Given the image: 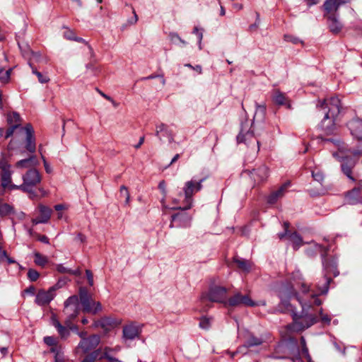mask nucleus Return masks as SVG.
<instances>
[{"instance_id": "8", "label": "nucleus", "mask_w": 362, "mask_h": 362, "mask_svg": "<svg viewBox=\"0 0 362 362\" xmlns=\"http://www.w3.org/2000/svg\"><path fill=\"white\" fill-rule=\"evenodd\" d=\"M316 322V318L313 315H305L297 317L293 316V322L288 325V329L291 332H300Z\"/></svg>"}, {"instance_id": "59", "label": "nucleus", "mask_w": 362, "mask_h": 362, "mask_svg": "<svg viewBox=\"0 0 362 362\" xmlns=\"http://www.w3.org/2000/svg\"><path fill=\"white\" fill-rule=\"evenodd\" d=\"M98 91L104 98L110 101L111 103H114V100L111 97L108 96L107 95L105 94L104 93L101 92L100 90H98Z\"/></svg>"}, {"instance_id": "23", "label": "nucleus", "mask_w": 362, "mask_h": 362, "mask_svg": "<svg viewBox=\"0 0 362 362\" xmlns=\"http://www.w3.org/2000/svg\"><path fill=\"white\" fill-rule=\"evenodd\" d=\"M139 334V327L133 324L126 325L123 328V337L125 339L133 340Z\"/></svg>"}, {"instance_id": "19", "label": "nucleus", "mask_w": 362, "mask_h": 362, "mask_svg": "<svg viewBox=\"0 0 362 362\" xmlns=\"http://www.w3.org/2000/svg\"><path fill=\"white\" fill-rule=\"evenodd\" d=\"M40 216L37 218H33L32 223L35 225L38 223H47L51 216L52 209L47 206L40 205L39 206Z\"/></svg>"}, {"instance_id": "51", "label": "nucleus", "mask_w": 362, "mask_h": 362, "mask_svg": "<svg viewBox=\"0 0 362 362\" xmlns=\"http://www.w3.org/2000/svg\"><path fill=\"white\" fill-rule=\"evenodd\" d=\"M37 238L39 241H40L43 243H45V244L49 243V238L45 235H37Z\"/></svg>"}, {"instance_id": "47", "label": "nucleus", "mask_w": 362, "mask_h": 362, "mask_svg": "<svg viewBox=\"0 0 362 362\" xmlns=\"http://www.w3.org/2000/svg\"><path fill=\"white\" fill-rule=\"evenodd\" d=\"M0 168L1 171H5L11 169V165L8 164L4 158L0 160Z\"/></svg>"}, {"instance_id": "16", "label": "nucleus", "mask_w": 362, "mask_h": 362, "mask_svg": "<svg viewBox=\"0 0 362 362\" xmlns=\"http://www.w3.org/2000/svg\"><path fill=\"white\" fill-rule=\"evenodd\" d=\"M281 298V305L287 310H291V305L288 300L292 298H297V293L293 287L289 288H283L279 292Z\"/></svg>"}, {"instance_id": "44", "label": "nucleus", "mask_w": 362, "mask_h": 362, "mask_svg": "<svg viewBox=\"0 0 362 362\" xmlns=\"http://www.w3.org/2000/svg\"><path fill=\"white\" fill-rule=\"evenodd\" d=\"M66 31L64 33V37L67 40H73L76 36L74 32L69 28H66Z\"/></svg>"}, {"instance_id": "56", "label": "nucleus", "mask_w": 362, "mask_h": 362, "mask_svg": "<svg viewBox=\"0 0 362 362\" xmlns=\"http://www.w3.org/2000/svg\"><path fill=\"white\" fill-rule=\"evenodd\" d=\"M205 180V178L201 179L199 182H195L196 191H199L202 187V182Z\"/></svg>"}, {"instance_id": "27", "label": "nucleus", "mask_w": 362, "mask_h": 362, "mask_svg": "<svg viewBox=\"0 0 362 362\" xmlns=\"http://www.w3.org/2000/svg\"><path fill=\"white\" fill-rule=\"evenodd\" d=\"M36 165H37V160L36 159V157L32 156L28 158L23 159L18 161L16 163V167L18 168H28L32 166H35Z\"/></svg>"}, {"instance_id": "53", "label": "nucleus", "mask_w": 362, "mask_h": 362, "mask_svg": "<svg viewBox=\"0 0 362 362\" xmlns=\"http://www.w3.org/2000/svg\"><path fill=\"white\" fill-rule=\"evenodd\" d=\"M158 188L164 195L166 194V185L164 180H162L159 182Z\"/></svg>"}, {"instance_id": "54", "label": "nucleus", "mask_w": 362, "mask_h": 362, "mask_svg": "<svg viewBox=\"0 0 362 362\" xmlns=\"http://www.w3.org/2000/svg\"><path fill=\"white\" fill-rule=\"evenodd\" d=\"M184 215L182 214H177L172 216V222L181 221Z\"/></svg>"}, {"instance_id": "40", "label": "nucleus", "mask_w": 362, "mask_h": 362, "mask_svg": "<svg viewBox=\"0 0 362 362\" xmlns=\"http://www.w3.org/2000/svg\"><path fill=\"white\" fill-rule=\"evenodd\" d=\"M211 319L203 317L200 319L199 327L204 329H208L211 326Z\"/></svg>"}, {"instance_id": "21", "label": "nucleus", "mask_w": 362, "mask_h": 362, "mask_svg": "<svg viewBox=\"0 0 362 362\" xmlns=\"http://www.w3.org/2000/svg\"><path fill=\"white\" fill-rule=\"evenodd\" d=\"M346 2V0H327L323 6L328 16H334L338 8Z\"/></svg>"}, {"instance_id": "43", "label": "nucleus", "mask_w": 362, "mask_h": 362, "mask_svg": "<svg viewBox=\"0 0 362 362\" xmlns=\"http://www.w3.org/2000/svg\"><path fill=\"white\" fill-rule=\"evenodd\" d=\"M284 40L287 42H291L293 44L302 43V41L299 38L291 35H285Z\"/></svg>"}, {"instance_id": "60", "label": "nucleus", "mask_w": 362, "mask_h": 362, "mask_svg": "<svg viewBox=\"0 0 362 362\" xmlns=\"http://www.w3.org/2000/svg\"><path fill=\"white\" fill-rule=\"evenodd\" d=\"M77 240L81 243H84L86 240V237L82 233H78L76 237Z\"/></svg>"}, {"instance_id": "57", "label": "nucleus", "mask_w": 362, "mask_h": 362, "mask_svg": "<svg viewBox=\"0 0 362 362\" xmlns=\"http://www.w3.org/2000/svg\"><path fill=\"white\" fill-rule=\"evenodd\" d=\"M171 40L175 41V40H180L182 43L185 44V42L182 40L177 34L173 33L170 35Z\"/></svg>"}, {"instance_id": "26", "label": "nucleus", "mask_w": 362, "mask_h": 362, "mask_svg": "<svg viewBox=\"0 0 362 362\" xmlns=\"http://www.w3.org/2000/svg\"><path fill=\"white\" fill-rule=\"evenodd\" d=\"M115 325L114 320L110 317H103L100 320L95 321L93 324L95 327H101L105 331L110 330Z\"/></svg>"}, {"instance_id": "64", "label": "nucleus", "mask_w": 362, "mask_h": 362, "mask_svg": "<svg viewBox=\"0 0 362 362\" xmlns=\"http://www.w3.org/2000/svg\"><path fill=\"white\" fill-rule=\"evenodd\" d=\"M144 136H141L139 139V143L134 146L136 148H140V146L144 144Z\"/></svg>"}, {"instance_id": "35", "label": "nucleus", "mask_w": 362, "mask_h": 362, "mask_svg": "<svg viewBox=\"0 0 362 362\" xmlns=\"http://www.w3.org/2000/svg\"><path fill=\"white\" fill-rule=\"evenodd\" d=\"M11 69L5 70L2 66L0 65V81L6 83L10 78Z\"/></svg>"}, {"instance_id": "11", "label": "nucleus", "mask_w": 362, "mask_h": 362, "mask_svg": "<svg viewBox=\"0 0 362 362\" xmlns=\"http://www.w3.org/2000/svg\"><path fill=\"white\" fill-rule=\"evenodd\" d=\"M195 182L194 180L187 181L183 187L185 199L182 202V206L177 207V209L182 210H187L191 209L192 206V196L196 192Z\"/></svg>"}, {"instance_id": "25", "label": "nucleus", "mask_w": 362, "mask_h": 362, "mask_svg": "<svg viewBox=\"0 0 362 362\" xmlns=\"http://www.w3.org/2000/svg\"><path fill=\"white\" fill-rule=\"evenodd\" d=\"M52 322L53 326L57 329L60 337L62 339H66L69 336L70 331L69 327L62 326L55 315L52 316Z\"/></svg>"}, {"instance_id": "36", "label": "nucleus", "mask_w": 362, "mask_h": 362, "mask_svg": "<svg viewBox=\"0 0 362 362\" xmlns=\"http://www.w3.org/2000/svg\"><path fill=\"white\" fill-rule=\"evenodd\" d=\"M300 344H301V348H302V354L307 358L308 362H313L311 360V357L309 354L308 349L306 346L305 339L303 337H301V338H300Z\"/></svg>"}, {"instance_id": "38", "label": "nucleus", "mask_w": 362, "mask_h": 362, "mask_svg": "<svg viewBox=\"0 0 362 362\" xmlns=\"http://www.w3.org/2000/svg\"><path fill=\"white\" fill-rule=\"evenodd\" d=\"M119 192L121 197L125 198V204L127 205H129L130 202V194L128 191V189L124 185H122L120 187Z\"/></svg>"}, {"instance_id": "20", "label": "nucleus", "mask_w": 362, "mask_h": 362, "mask_svg": "<svg viewBox=\"0 0 362 362\" xmlns=\"http://www.w3.org/2000/svg\"><path fill=\"white\" fill-rule=\"evenodd\" d=\"M156 136H158L160 141H162V136H163L168 139L170 143L174 141V135L173 132L163 123L156 125Z\"/></svg>"}, {"instance_id": "61", "label": "nucleus", "mask_w": 362, "mask_h": 362, "mask_svg": "<svg viewBox=\"0 0 362 362\" xmlns=\"http://www.w3.org/2000/svg\"><path fill=\"white\" fill-rule=\"evenodd\" d=\"M70 274H73L75 276H80L81 275V270L78 268L76 270L70 269L69 273Z\"/></svg>"}, {"instance_id": "34", "label": "nucleus", "mask_w": 362, "mask_h": 362, "mask_svg": "<svg viewBox=\"0 0 362 362\" xmlns=\"http://www.w3.org/2000/svg\"><path fill=\"white\" fill-rule=\"evenodd\" d=\"M13 212V207L8 204L0 203V216H5Z\"/></svg>"}, {"instance_id": "46", "label": "nucleus", "mask_w": 362, "mask_h": 362, "mask_svg": "<svg viewBox=\"0 0 362 362\" xmlns=\"http://www.w3.org/2000/svg\"><path fill=\"white\" fill-rule=\"evenodd\" d=\"M110 351V348H105L104 349V357L110 362H116L117 358H115L110 355V354H109Z\"/></svg>"}, {"instance_id": "14", "label": "nucleus", "mask_w": 362, "mask_h": 362, "mask_svg": "<svg viewBox=\"0 0 362 362\" xmlns=\"http://www.w3.org/2000/svg\"><path fill=\"white\" fill-rule=\"evenodd\" d=\"M100 343L98 335H91L88 338H83L78 344L76 349L78 352L86 354L95 349Z\"/></svg>"}, {"instance_id": "13", "label": "nucleus", "mask_w": 362, "mask_h": 362, "mask_svg": "<svg viewBox=\"0 0 362 362\" xmlns=\"http://www.w3.org/2000/svg\"><path fill=\"white\" fill-rule=\"evenodd\" d=\"M57 288L54 286L48 290L40 289L36 294L35 303L40 305L44 306L48 305L55 297V292Z\"/></svg>"}, {"instance_id": "31", "label": "nucleus", "mask_w": 362, "mask_h": 362, "mask_svg": "<svg viewBox=\"0 0 362 362\" xmlns=\"http://www.w3.org/2000/svg\"><path fill=\"white\" fill-rule=\"evenodd\" d=\"M298 300L302 305L303 309H305V307H311L313 305H320L321 304V300L317 297V295L314 294V293L310 295V299L308 302H306V301L303 302L299 298H298Z\"/></svg>"}, {"instance_id": "1", "label": "nucleus", "mask_w": 362, "mask_h": 362, "mask_svg": "<svg viewBox=\"0 0 362 362\" xmlns=\"http://www.w3.org/2000/svg\"><path fill=\"white\" fill-rule=\"evenodd\" d=\"M7 122L9 127L6 132L5 139L11 137L8 144V150L23 153L25 149L30 153H34L36 145L32 125L27 124L25 127H22V119L16 112L7 114Z\"/></svg>"}, {"instance_id": "12", "label": "nucleus", "mask_w": 362, "mask_h": 362, "mask_svg": "<svg viewBox=\"0 0 362 362\" xmlns=\"http://www.w3.org/2000/svg\"><path fill=\"white\" fill-rule=\"evenodd\" d=\"M248 175L253 181V185H257L267 180L269 175V169L267 166L262 165L252 170H246L243 173Z\"/></svg>"}, {"instance_id": "15", "label": "nucleus", "mask_w": 362, "mask_h": 362, "mask_svg": "<svg viewBox=\"0 0 362 362\" xmlns=\"http://www.w3.org/2000/svg\"><path fill=\"white\" fill-rule=\"evenodd\" d=\"M346 202L349 204L362 203V180H358L356 187L349 191L345 196Z\"/></svg>"}, {"instance_id": "37", "label": "nucleus", "mask_w": 362, "mask_h": 362, "mask_svg": "<svg viewBox=\"0 0 362 362\" xmlns=\"http://www.w3.org/2000/svg\"><path fill=\"white\" fill-rule=\"evenodd\" d=\"M33 73L37 76L40 83H45L49 81V78L47 76L43 75L42 73L39 72L35 68H33Z\"/></svg>"}, {"instance_id": "32", "label": "nucleus", "mask_w": 362, "mask_h": 362, "mask_svg": "<svg viewBox=\"0 0 362 362\" xmlns=\"http://www.w3.org/2000/svg\"><path fill=\"white\" fill-rule=\"evenodd\" d=\"M34 262L35 264L44 267L48 262L47 257L40 254L38 252H34Z\"/></svg>"}, {"instance_id": "17", "label": "nucleus", "mask_w": 362, "mask_h": 362, "mask_svg": "<svg viewBox=\"0 0 362 362\" xmlns=\"http://www.w3.org/2000/svg\"><path fill=\"white\" fill-rule=\"evenodd\" d=\"M264 339L262 337H257L252 333H247L245 335L244 344L238 349V352H243L246 348L262 345Z\"/></svg>"}, {"instance_id": "45", "label": "nucleus", "mask_w": 362, "mask_h": 362, "mask_svg": "<svg viewBox=\"0 0 362 362\" xmlns=\"http://www.w3.org/2000/svg\"><path fill=\"white\" fill-rule=\"evenodd\" d=\"M102 310V306L100 302L93 301L92 310L90 312L93 314H96Z\"/></svg>"}, {"instance_id": "6", "label": "nucleus", "mask_w": 362, "mask_h": 362, "mask_svg": "<svg viewBox=\"0 0 362 362\" xmlns=\"http://www.w3.org/2000/svg\"><path fill=\"white\" fill-rule=\"evenodd\" d=\"M325 274V283L322 287H319L318 290L320 293H326L329 289V284L332 279L329 275L332 274L334 276H337L339 274L337 269V262L334 259H327L323 262Z\"/></svg>"}, {"instance_id": "52", "label": "nucleus", "mask_w": 362, "mask_h": 362, "mask_svg": "<svg viewBox=\"0 0 362 362\" xmlns=\"http://www.w3.org/2000/svg\"><path fill=\"white\" fill-rule=\"evenodd\" d=\"M299 284L300 285V289L303 293H306L309 291L310 286L307 285L305 282H300Z\"/></svg>"}, {"instance_id": "2", "label": "nucleus", "mask_w": 362, "mask_h": 362, "mask_svg": "<svg viewBox=\"0 0 362 362\" xmlns=\"http://www.w3.org/2000/svg\"><path fill=\"white\" fill-rule=\"evenodd\" d=\"M347 127L351 135L358 141L357 148L344 156L342 152L334 153L333 156L341 161V170L351 181H356L357 176L353 175L352 170L356 161L362 157V119L354 118L349 121Z\"/></svg>"}, {"instance_id": "48", "label": "nucleus", "mask_w": 362, "mask_h": 362, "mask_svg": "<svg viewBox=\"0 0 362 362\" xmlns=\"http://www.w3.org/2000/svg\"><path fill=\"white\" fill-rule=\"evenodd\" d=\"M312 175H313V178L317 182H321L324 179L323 174L320 171H317V172L313 171Z\"/></svg>"}, {"instance_id": "7", "label": "nucleus", "mask_w": 362, "mask_h": 362, "mask_svg": "<svg viewBox=\"0 0 362 362\" xmlns=\"http://www.w3.org/2000/svg\"><path fill=\"white\" fill-rule=\"evenodd\" d=\"M228 305L233 307L242 305L247 307L264 306L266 302L264 300L255 302L250 298L248 294L243 295L241 293L237 292L228 299Z\"/></svg>"}, {"instance_id": "28", "label": "nucleus", "mask_w": 362, "mask_h": 362, "mask_svg": "<svg viewBox=\"0 0 362 362\" xmlns=\"http://www.w3.org/2000/svg\"><path fill=\"white\" fill-rule=\"evenodd\" d=\"M234 262L237 264L238 267L244 272L248 273L252 268V263L248 260L235 257Z\"/></svg>"}, {"instance_id": "24", "label": "nucleus", "mask_w": 362, "mask_h": 362, "mask_svg": "<svg viewBox=\"0 0 362 362\" xmlns=\"http://www.w3.org/2000/svg\"><path fill=\"white\" fill-rule=\"evenodd\" d=\"M272 100L279 105H286L288 108L291 107L290 102L285 94L279 90H274L272 95Z\"/></svg>"}, {"instance_id": "41", "label": "nucleus", "mask_w": 362, "mask_h": 362, "mask_svg": "<svg viewBox=\"0 0 362 362\" xmlns=\"http://www.w3.org/2000/svg\"><path fill=\"white\" fill-rule=\"evenodd\" d=\"M27 276H28V278L31 281H37L38 279V278L40 276V273L37 270H35L34 269H30L28 271Z\"/></svg>"}, {"instance_id": "5", "label": "nucleus", "mask_w": 362, "mask_h": 362, "mask_svg": "<svg viewBox=\"0 0 362 362\" xmlns=\"http://www.w3.org/2000/svg\"><path fill=\"white\" fill-rule=\"evenodd\" d=\"M23 182L20 185H11L12 189H21L30 192L32 189L41 182V176L39 172L33 168L28 170L23 176Z\"/></svg>"}, {"instance_id": "22", "label": "nucleus", "mask_w": 362, "mask_h": 362, "mask_svg": "<svg viewBox=\"0 0 362 362\" xmlns=\"http://www.w3.org/2000/svg\"><path fill=\"white\" fill-rule=\"evenodd\" d=\"M288 186V184L286 183L281 186L277 190L272 192L267 197V203L270 204H274L276 203L279 199L282 198L284 196Z\"/></svg>"}, {"instance_id": "55", "label": "nucleus", "mask_w": 362, "mask_h": 362, "mask_svg": "<svg viewBox=\"0 0 362 362\" xmlns=\"http://www.w3.org/2000/svg\"><path fill=\"white\" fill-rule=\"evenodd\" d=\"M24 292L31 295H34L35 293V288L33 286H30L24 290Z\"/></svg>"}, {"instance_id": "42", "label": "nucleus", "mask_w": 362, "mask_h": 362, "mask_svg": "<svg viewBox=\"0 0 362 362\" xmlns=\"http://www.w3.org/2000/svg\"><path fill=\"white\" fill-rule=\"evenodd\" d=\"M44 341L46 344L50 346H56L57 344V339L53 337H45L44 338Z\"/></svg>"}, {"instance_id": "10", "label": "nucleus", "mask_w": 362, "mask_h": 362, "mask_svg": "<svg viewBox=\"0 0 362 362\" xmlns=\"http://www.w3.org/2000/svg\"><path fill=\"white\" fill-rule=\"evenodd\" d=\"M227 289L222 286H215L211 288L206 296H203V299H208L209 301L223 303L228 305Z\"/></svg>"}, {"instance_id": "62", "label": "nucleus", "mask_w": 362, "mask_h": 362, "mask_svg": "<svg viewBox=\"0 0 362 362\" xmlns=\"http://www.w3.org/2000/svg\"><path fill=\"white\" fill-rule=\"evenodd\" d=\"M133 13H134V17H133V18H132V19L129 21V23H130L131 24H134V23H136L137 22V21H138V16H137V15H136V12H135V11H134V10H133Z\"/></svg>"}, {"instance_id": "30", "label": "nucleus", "mask_w": 362, "mask_h": 362, "mask_svg": "<svg viewBox=\"0 0 362 362\" xmlns=\"http://www.w3.org/2000/svg\"><path fill=\"white\" fill-rule=\"evenodd\" d=\"M329 26L332 33H337L341 31L342 28V24L338 21V19L334 16H329Z\"/></svg>"}, {"instance_id": "39", "label": "nucleus", "mask_w": 362, "mask_h": 362, "mask_svg": "<svg viewBox=\"0 0 362 362\" xmlns=\"http://www.w3.org/2000/svg\"><path fill=\"white\" fill-rule=\"evenodd\" d=\"M98 355V350L93 351L90 354L86 356L82 362H93L97 359Z\"/></svg>"}, {"instance_id": "33", "label": "nucleus", "mask_w": 362, "mask_h": 362, "mask_svg": "<svg viewBox=\"0 0 362 362\" xmlns=\"http://www.w3.org/2000/svg\"><path fill=\"white\" fill-rule=\"evenodd\" d=\"M290 240L293 243V248L298 250L303 245L302 238L297 233H293L288 235Z\"/></svg>"}, {"instance_id": "4", "label": "nucleus", "mask_w": 362, "mask_h": 362, "mask_svg": "<svg viewBox=\"0 0 362 362\" xmlns=\"http://www.w3.org/2000/svg\"><path fill=\"white\" fill-rule=\"evenodd\" d=\"M79 310L78 297L74 295L68 298L64 302V308L63 310L66 326H69L72 323V321L78 316Z\"/></svg>"}, {"instance_id": "58", "label": "nucleus", "mask_w": 362, "mask_h": 362, "mask_svg": "<svg viewBox=\"0 0 362 362\" xmlns=\"http://www.w3.org/2000/svg\"><path fill=\"white\" fill-rule=\"evenodd\" d=\"M42 159H43L44 166H45L46 172L47 173H51L52 169H51L50 166L48 165V163H47V161L45 160V158L43 156H42Z\"/></svg>"}, {"instance_id": "50", "label": "nucleus", "mask_w": 362, "mask_h": 362, "mask_svg": "<svg viewBox=\"0 0 362 362\" xmlns=\"http://www.w3.org/2000/svg\"><path fill=\"white\" fill-rule=\"evenodd\" d=\"M86 276H87V279H88L89 285L90 286H93V273L91 272L90 270L86 269Z\"/></svg>"}, {"instance_id": "9", "label": "nucleus", "mask_w": 362, "mask_h": 362, "mask_svg": "<svg viewBox=\"0 0 362 362\" xmlns=\"http://www.w3.org/2000/svg\"><path fill=\"white\" fill-rule=\"evenodd\" d=\"M237 141L239 144H245L247 146L257 145V151L259 149V142L256 139L252 131H250L247 124H243L241 130L237 136Z\"/></svg>"}, {"instance_id": "63", "label": "nucleus", "mask_w": 362, "mask_h": 362, "mask_svg": "<svg viewBox=\"0 0 362 362\" xmlns=\"http://www.w3.org/2000/svg\"><path fill=\"white\" fill-rule=\"evenodd\" d=\"M194 71H196L198 74H201L202 73V68L200 65H196L193 67Z\"/></svg>"}, {"instance_id": "49", "label": "nucleus", "mask_w": 362, "mask_h": 362, "mask_svg": "<svg viewBox=\"0 0 362 362\" xmlns=\"http://www.w3.org/2000/svg\"><path fill=\"white\" fill-rule=\"evenodd\" d=\"M57 270L62 274H69L70 272V269L65 267L63 264L57 265Z\"/></svg>"}, {"instance_id": "3", "label": "nucleus", "mask_w": 362, "mask_h": 362, "mask_svg": "<svg viewBox=\"0 0 362 362\" xmlns=\"http://www.w3.org/2000/svg\"><path fill=\"white\" fill-rule=\"evenodd\" d=\"M322 111L324 117L321 121L320 127L326 135H332L337 131V122L339 119L341 111V104L337 97H330L323 101H319L317 105Z\"/></svg>"}, {"instance_id": "29", "label": "nucleus", "mask_w": 362, "mask_h": 362, "mask_svg": "<svg viewBox=\"0 0 362 362\" xmlns=\"http://www.w3.org/2000/svg\"><path fill=\"white\" fill-rule=\"evenodd\" d=\"M1 185L4 188H11V169L5 171H1Z\"/></svg>"}, {"instance_id": "18", "label": "nucleus", "mask_w": 362, "mask_h": 362, "mask_svg": "<svg viewBox=\"0 0 362 362\" xmlns=\"http://www.w3.org/2000/svg\"><path fill=\"white\" fill-rule=\"evenodd\" d=\"M79 298L83 306V311L84 313H90L92 310L93 300L85 287L79 288Z\"/></svg>"}]
</instances>
